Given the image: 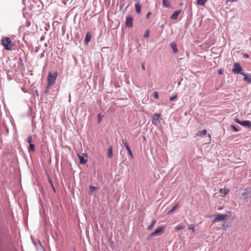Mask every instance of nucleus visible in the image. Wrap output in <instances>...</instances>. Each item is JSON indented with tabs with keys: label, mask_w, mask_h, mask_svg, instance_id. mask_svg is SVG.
Wrapping results in <instances>:
<instances>
[{
	"label": "nucleus",
	"mask_w": 251,
	"mask_h": 251,
	"mask_svg": "<svg viewBox=\"0 0 251 251\" xmlns=\"http://www.w3.org/2000/svg\"><path fill=\"white\" fill-rule=\"evenodd\" d=\"M2 44L4 49L7 50H11L13 46V43L9 38L5 37L2 39Z\"/></svg>",
	"instance_id": "f257e3e1"
},
{
	"label": "nucleus",
	"mask_w": 251,
	"mask_h": 251,
	"mask_svg": "<svg viewBox=\"0 0 251 251\" xmlns=\"http://www.w3.org/2000/svg\"><path fill=\"white\" fill-rule=\"evenodd\" d=\"M57 76V72H49L48 76V82L49 85H53L55 83Z\"/></svg>",
	"instance_id": "f03ea898"
},
{
	"label": "nucleus",
	"mask_w": 251,
	"mask_h": 251,
	"mask_svg": "<svg viewBox=\"0 0 251 251\" xmlns=\"http://www.w3.org/2000/svg\"><path fill=\"white\" fill-rule=\"evenodd\" d=\"M232 71L235 74H240L243 75V74H245L244 72H242V69L241 65L238 62H236L233 65V68L232 70Z\"/></svg>",
	"instance_id": "7ed1b4c3"
},
{
	"label": "nucleus",
	"mask_w": 251,
	"mask_h": 251,
	"mask_svg": "<svg viewBox=\"0 0 251 251\" xmlns=\"http://www.w3.org/2000/svg\"><path fill=\"white\" fill-rule=\"evenodd\" d=\"M133 18L131 16H128L126 18V20L125 22V26L126 27L131 28L133 27Z\"/></svg>",
	"instance_id": "20e7f679"
},
{
	"label": "nucleus",
	"mask_w": 251,
	"mask_h": 251,
	"mask_svg": "<svg viewBox=\"0 0 251 251\" xmlns=\"http://www.w3.org/2000/svg\"><path fill=\"white\" fill-rule=\"evenodd\" d=\"M242 197L243 199L245 200L251 197V190L249 189H244L243 193L242 194Z\"/></svg>",
	"instance_id": "39448f33"
},
{
	"label": "nucleus",
	"mask_w": 251,
	"mask_h": 251,
	"mask_svg": "<svg viewBox=\"0 0 251 251\" xmlns=\"http://www.w3.org/2000/svg\"><path fill=\"white\" fill-rule=\"evenodd\" d=\"M163 230V227L161 226L157 228L153 232H152L149 236V238H152L153 236H155L157 234L162 232Z\"/></svg>",
	"instance_id": "423d86ee"
},
{
	"label": "nucleus",
	"mask_w": 251,
	"mask_h": 251,
	"mask_svg": "<svg viewBox=\"0 0 251 251\" xmlns=\"http://www.w3.org/2000/svg\"><path fill=\"white\" fill-rule=\"evenodd\" d=\"M227 217V215L226 214H218L215 215V219L213 220V222L217 221H223Z\"/></svg>",
	"instance_id": "0eeeda50"
},
{
	"label": "nucleus",
	"mask_w": 251,
	"mask_h": 251,
	"mask_svg": "<svg viewBox=\"0 0 251 251\" xmlns=\"http://www.w3.org/2000/svg\"><path fill=\"white\" fill-rule=\"evenodd\" d=\"M135 11L137 14H140L141 13V5L140 3V1H135Z\"/></svg>",
	"instance_id": "6e6552de"
},
{
	"label": "nucleus",
	"mask_w": 251,
	"mask_h": 251,
	"mask_svg": "<svg viewBox=\"0 0 251 251\" xmlns=\"http://www.w3.org/2000/svg\"><path fill=\"white\" fill-rule=\"evenodd\" d=\"M240 125L250 128H251V122L247 120L243 121L241 122Z\"/></svg>",
	"instance_id": "1a4fd4ad"
},
{
	"label": "nucleus",
	"mask_w": 251,
	"mask_h": 251,
	"mask_svg": "<svg viewBox=\"0 0 251 251\" xmlns=\"http://www.w3.org/2000/svg\"><path fill=\"white\" fill-rule=\"evenodd\" d=\"M244 80L247 81L248 83L251 84V75H247L246 74H243Z\"/></svg>",
	"instance_id": "9d476101"
},
{
	"label": "nucleus",
	"mask_w": 251,
	"mask_h": 251,
	"mask_svg": "<svg viewBox=\"0 0 251 251\" xmlns=\"http://www.w3.org/2000/svg\"><path fill=\"white\" fill-rule=\"evenodd\" d=\"M180 12H181L180 10L174 11L173 14L171 16V18H170L171 19L173 20H176L177 19L178 16L179 14V13H180Z\"/></svg>",
	"instance_id": "9b49d317"
},
{
	"label": "nucleus",
	"mask_w": 251,
	"mask_h": 251,
	"mask_svg": "<svg viewBox=\"0 0 251 251\" xmlns=\"http://www.w3.org/2000/svg\"><path fill=\"white\" fill-rule=\"evenodd\" d=\"M91 38H92V36H91V34H90V32L87 33L86 36H85V40H84V44L85 45H87L88 43L91 40Z\"/></svg>",
	"instance_id": "f8f14e48"
},
{
	"label": "nucleus",
	"mask_w": 251,
	"mask_h": 251,
	"mask_svg": "<svg viewBox=\"0 0 251 251\" xmlns=\"http://www.w3.org/2000/svg\"><path fill=\"white\" fill-rule=\"evenodd\" d=\"M113 149L112 147L110 146L108 149V151H107V157L109 158H111L113 157Z\"/></svg>",
	"instance_id": "ddd939ff"
},
{
	"label": "nucleus",
	"mask_w": 251,
	"mask_h": 251,
	"mask_svg": "<svg viewBox=\"0 0 251 251\" xmlns=\"http://www.w3.org/2000/svg\"><path fill=\"white\" fill-rule=\"evenodd\" d=\"M171 48L173 50V52L174 53H176L178 51V49L176 46V45L174 43H173L171 44Z\"/></svg>",
	"instance_id": "4468645a"
},
{
	"label": "nucleus",
	"mask_w": 251,
	"mask_h": 251,
	"mask_svg": "<svg viewBox=\"0 0 251 251\" xmlns=\"http://www.w3.org/2000/svg\"><path fill=\"white\" fill-rule=\"evenodd\" d=\"M219 192L223 194L224 196H226L229 193V189L228 188H221L220 189Z\"/></svg>",
	"instance_id": "2eb2a0df"
},
{
	"label": "nucleus",
	"mask_w": 251,
	"mask_h": 251,
	"mask_svg": "<svg viewBox=\"0 0 251 251\" xmlns=\"http://www.w3.org/2000/svg\"><path fill=\"white\" fill-rule=\"evenodd\" d=\"M6 73L7 78L10 80H12L13 78V71L9 70L7 71Z\"/></svg>",
	"instance_id": "dca6fc26"
},
{
	"label": "nucleus",
	"mask_w": 251,
	"mask_h": 251,
	"mask_svg": "<svg viewBox=\"0 0 251 251\" xmlns=\"http://www.w3.org/2000/svg\"><path fill=\"white\" fill-rule=\"evenodd\" d=\"M206 132L207 131L205 129H203L202 130L199 131L198 132H197V135L201 136V137H203L204 135H205L206 134Z\"/></svg>",
	"instance_id": "f3484780"
},
{
	"label": "nucleus",
	"mask_w": 251,
	"mask_h": 251,
	"mask_svg": "<svg viewBox=\"0 0 251 251\" xmlns=\"http://www.w3.org/2000/svg\"><path fill=\"white\" fill-rule=\"evenodd\" d=\"M162 4L164 7L166 8H169L170 7L169 1L168 0H162Z\"/></svg>",
	"instance_id": "a211bd4d"
},
{
	"label": "nucleus",
	"mask_w": 251,
	"mask_h": 251,
	"mask_svg": "<svg viewBox=\"0 0 251 251\" xmlns=\"http://www.w3.org/2000/svg\"><path fill=\"white\" fill-rule=\"evenodd\" d=\"M78 158L79 159L80 163L82 164H84L87 162V159H85L82 156L80 155H78Z\"/></svg>",
	"instance_id": "6ab92c4d"
},
{
	"label": "nucleus",
	"mask_w": 251,
	"mask_h": 251,
	"mask_svg": "<svg viewBox=\"0 0 251 251\" xmlns=\"http://www.w3.org/2000/svg\"><path fill=\"white\" fill-rule=\"evenodd\" d=\"M35 145L33 144H29V147L28 149V151H35Z\"/></svg>",
	"instance_id": "aec40b11"
},
{
	"label": "nucleus",
	"mask_w": 251,
	"mask_h": 251,
	"mask_svg": "<svg viewBox=\"0 0 251 251\" xmlns=\"http://www.w3.org/2000/svg\"><path fill=\"white\" fill-rule=\"evenodd\" d=\"M207 0H197V3L199 5H203Z\"/></svg>",
	"instance_id": "412c9836"
},
{
	"label": "nucleus",
	"mask_w": 251,
	"mask_h": 251,
	"mask_svg": "<svg viewBox=\"0 0 251 251\" xmlns=\"http://www.w3.org/2000/svg\"><path fill=\"white\" fill-rule=\"evenodd\" d=\"M178 205V203H176L175 205H174L172 208L168 211V213H171L173 212L174 210H176V209L177 208V207Z\"/></svg>",
	"instance_id": "4be33fe9"
},
{
	"label": "nucleus",
	"mask_w": 251,
	"mask_h": 251,
	"mask_svg": "<svg viewBox=\"0 0 251 251\" xmlns=\"http://www.w3.org/2000/svg\"><path fill=\"white\" fill-rule=\"evenodd\" d=\"M156 223V221L155 220H153L151 222V225L148 226V229L149 230H151V229L154 226V224H155Z\"/></svg>",
	"instance_id": "5701e85b"
},
{
	"label": "nucleus",
	"mask_w": 251,
	"mask_h": 251,
	"mask_svg": "<svg viewBox=\"0 0 251 251\" xmlns=\"http://www.w3.org/2000/svg\"><path fill=\"white\" fill-rule=\"evenodd\" d=\"M184 228H185V226H182V225H178V226H176L175 227L176 229L177 230H181V229H184Z\"/></svg>",
	"instance_id": "b1692460"
},
{
	"label": "nucleus",
	"mask_w": 251,
	"mask_h": 251,
	"mask_svg": "<svg viewBox=\"0 0 251 251\" xmlns=\"http://www.w3.org/2000/svg\"><path fill=\"white\" fill-rule=\"evenodd\" d=\"M150 35V30L147 29L145 31V32L144 35V37L145 38H148Z\"/></svg>",
	"instance_id": "393cba45"
},
{
	"label": "nucleus",
	"mask_w": 251,
	"mask_h": 251,
	"mask_svg": "<svg viewBox=\"0 0 251 251\" xmlns=\"http://www.w3.org/2000/svg\"><path fill=\"white\" fill-rule=\"evenodd\" d=\"M122 142L126 148L127 147H128V145L126 140L122 139Z\"/></svg>",
	"instance_id": "a878e982"
},
{
	"label": "nucleus",
	"mask_w": 251,
	"mask_h": 251,
	"mask_svg": "<svg viewBox=\"0 0 251 251\" xmlns=\"http://www.w3.org/2000/svg\"><path fill=\"white\" fill-rule=\"evenodd\" d=\"M32 240H33L32 239ZM32 242H33V243L34 244L35 246H37L38 245H39V246H40L41 247V248H43V246L41 245V243H40V242L39 241H38L37 242V243H35L33 241H32Z\"/></svg>",
	"instance_id": "bb28decb"
},
{
	"label": "nucleus",
	"mask_w": 251,
	"mask_h": 251,
	"mask_svg": "<svg viewBox=\"0 0 251 251\" xmlns=\"http://www.w3.org/2000/svg\"><path fill=\"white\" fill-rule=\"evenodd\" d=\"M27 141L29 144H32V138L31 136L30 135L28 136Z\"/></svg>",
	"instance_id": "cd10ccee"
},
{
	"label": "nucleus",
	"mask_w": 251,
	"mask_h": 251,
	"mask_svg": "<svg viewBox=\"0 0 251 251\" xmlns=\"http://www.w3.org/2000/svg\"><path fill=\"white\" fill-rule=\"evenodd\" d=\"M153 97L155 100H157L158 99V93L157 92H153Z\"/></svg>",
	"instance_id": "c85d7f7f"
},
{
	"label": "nucleus",
	"mask_w": 251,
	"mask_h": 251,
	"mask_svg": "<svg viewBox=\"0 0 251 251\" xmlns=\"http://www.w3.org/2000/svg\"><path fill=\"white\" fill-rule=\"evenodd\" d=\"M189 229H191L193 231V232H195V226L193 224H191L190 226H189Z\"/></svg>",
	"instance_id": "c756f323"
},
{
	"label": "nucleus",
	"mask_w": 251,
	"mask_h": 251,
	"mask_svg": "<svg viewBox=\"0 0 251 251\" xmlns=\"http://www.w3.org/2000/svg\"><path fill=\"white\" fill-rule=\"evenodd\" d=\"M228 227V225L225 223H224L222 226V228L223 230H226Z\"/></svg>",
	"instance_id": "7c9ffc66"
},
{
	"label": "nucleus",
	"mask_w": 251,
	"mask_h": 251,
	"mask_svg": "<svg viewBox=\"0 0 251 251\" xmlns=\"http://www.w3.org/2000/svg\"><path fill=\"white\" fill-rule=\"evenodd\" d=\"M153 116L154 118H156L157 120H159V118L160 117V115L159 114H158L157 113H155L153 114Z\"/></svg>",
	"instance_id": "2f4dec72"
},
{
	"label": "nucleus",
	"mask_w": 251,
	"mask_h": 251,
	"mask_svg": "<svg viewBox=\"0 0 251 251\" xmlns=\"http://www.w3.org/2000/svg\"><path fill=\"white\" fill-rule=\"evenodd\" d=\"M102 117H103V115H101V114H99L98 115V122L99 123H100L101 122Z\"/></svg>",
	"instance_id": "473e14b6"
},
{
	"label": "nucleus",
	"mask_w": 251,
	"mask_h": 251,
	"mask_svg": "<svg viewBox=\"0 0 251 251\" xmlns=\"http://www.w3.org/2000/svg\"><path fill=\"white\" fill-rule=\"evenodd\" d=\"M52 85H49V83H47V85L46 86V90H45V93H47L48 92V91L50 89V88L51 86Z\"/></svg>",
	"instance_id": "72a5a7b5"
},
{
	"label": "nucleus",
	"mask_w": 251,
	"mask_h": 251,
	"mask_svg": "<svg viewBox=\"0 0 251 251\" xmlns=\"http://www.w3.org/2000/svg\"><path fill=\"white\" fill-rule=\"evenodd\" d=\"M231 128L233 129V130L234 131L238 132L239 131V130L237 129V128L234 125H231Z\"/></svg>",
	"instance_id": "f704fd0d"
},
{
	"label": "nucleus",
	"mask_w": 251,
	"mask_h": 251,
	"mask_svg": "<svg viewBox=\"0 0 251 251\" xmlns=\"http://www.w3.org/2000/svg\"><path fill=\"white\" fill-rule=\"evenodd\" d=\"M177 97V95H175V96H172L171 97H170V101H173Z\"/></svg>",
	"instance_id": "c9c22d12"
},
{
	"label": "nucleus",
	"mask_w": 251,
	"mask_h": 251,
	"mask_svg": "<svg viewBox=\"0 0 251 251\" xmlns=\"http://www.w3.org/2000/svg\"><path fill=\"white\" fill-rule=\"evenodd\" d=\"M19 65L20 66L23 67V61H22V59L21 57L19 58Z\"/></svg>",
	"instance_id": "e433bc0d"
},
{
	"label": "nucleus",
	"mask_w": 251,
	"mask_h": 251,
	"mask_svg": "<svg viewBox=\"0 0 251 251\" xmlns=\"http://www.w3.org/2000/svg\"><path fill=\"white\" fill-rule=\"evenodd\" d=\"M89 188H90V189L91 190V193H92L93 191H94L95 190H96L97 189V188L95 186H90L89 187Z\"/></svg>",
	"instance_id": "4c0bfd02"
},
{
	"label": "nucleus",
	"mask_w": 251,
	"mask_h": 251,
	"mask_svg": "<svg viewBox=\"0 0 251 251\" xmlns=\"http://www.w3.org/2000/svg\"><path fill=\"white\" fill-rule=\"evenodd\" d=\"M151 15V12H149L146 15V19H149L150 18V16Z\"/></svg>",
	"instance_id": "58836bf2"
},
{
	"label": "nucleus",
	"mask_w": 251,
	"mask_h": 251,
	"mask_svg": "<svg viewBox=\"0 0 251 251\" xmlns=\"http://www.w3.org/2000/svg\"><path fill=\"white\" fill-rule=\"evenodd\" d=\"M218 73L219 75H222L224 73V70L222 69H219L218 71Z\"/></svg>",
	"instance_id": "ea45409f"
},
{
	"label": "nucleus",
	"mask_w": 251,
	"mask_h": 251,
	"mask_svg": "<svg viewBox=\"0 0 251 251\" xmlns=\"http://www.w3.org/2000/svg\"><path fill=\"white\" fill-rule=\"evenodd\" d=\"M128 153L129 155H130V156L131 157V158H133V155L131 151L129 150V152H128Z\"/></svg>",
	"instance_id": "a19ab883"
},
{
	"label": "nucleus",
	"mask_w": 251,
	"mask_h": 251,
	"mask_svg": "<svg viewBox=\"0 0 251 251\" xmlns=\"http://www.w3.org/2000/svg\"><path fill=\"white\" fill-rule=\"evenodd\" d=\"M235 122H236L237 123H238V124H239L241 125V122H242V121H240L238 119L236 118V119H235Z\"/></svg>",
	"instance_id": "79ce46f5"
},
{
	"label": "nucleus",
	"mask_w": 251,
	"mask_h": 251,
	"mask_svg": "<svg viewBox=\"0 0 251 251\" xmlns=\"http://www.w3.org/2000/svg\"><path fill=\"white\" fill-rule=\"evenodd\" d=\"M50 186H51V188H52V189H53V191H54V192H55V188H54V186H53V183H51V185H50Z\"/></svg>",
	"instance_id": "37998d69"
},
{
	"label": "nucleus",
	"mask_w": 251,
	"mask_h": 251,
	"mask_svg": "<svg viewBox=\"0 0 251 251\" xmlns=\"http://www.w3.org/2000/svg\"><path fill=\"white\" fill-rule=\"evenodd\" d=\"M22 91H23V92H24L25 93H27V91H26V90L25 88H23V87L22 88Z\"/></svg>",
	"instance_id": "c03bdc74"
},
{
	"label": "nucleus",
	"mask_w": 251,
	"mask_h": 251,
	"mask_svg": "<svg viewBox=\"0 0 251 251\" xmlns=\"http://www.w3.org/2000/svg\"><path fill=\"white\" fill-rule=\"evenodd\" d=\"M142 68L143 70H145V65H144V63H143V64H142Z\"/></svg>",
	"instance_id": "a18cd8bd"
},
{
	"label": "nucleus",
	"mask_w": 251,
	"mask_h": 251,
	"mask_svg": "<svg viewBox=\"0 0 251 251\" xmlns=\"http://www.w3.org/2000/svg\"><path fill=\"white\" fill-rule=\"evenodd\" d=\"M244 56L246 57V58H248V57H249V55L248 54H247V53H244Z\"/></svg>",
	"instance_id": "49530a36"
},
{
	"label": "nucleus",
	"mask_w": 251,
	"mask_h": 251,
	"mask_svg": "<svg viewBox=\"0 0 251 251\" xmlns=\"http://www.w3.org/2000/svg\"><path fill=\"white\" fill-rule=\"evenodd\" d=\"M126 149L127 150V151H128V152H129V150H131L129 146H128V147H127V148H126Z\"/></svg>",
	"instance_id": "de8ad7c7"
},
{
	"label": "nucleus",
	"mask_w": 251,
	"mask_h": 251,
	"mask_svg": "<svg viewBox=\"0 0 251 251\" xmlns=\"http://www.w3.org/2000/svg\"><path fill=\"white\" fill-rule=\"evenodd\" d=\"M49 183H50V185H51V183H53L50 179H49Z\"/></svg>",
	"instance_id": "09e8293b"
},
{
	"label": "nucleus",
	"mask_w": 251,
	"mask_h": 251,
	"mask_svg": "<svg viewBox=\"0 0 251 251\" xmlns=\"http://www.w3.org/2000/svg\"><path fill=\"white\" fill-rule=\"evenodd\" d=\"M44 52L45 51L41 54V57H42L44 56Z\"/></svg>",
	"instance_id": "8fccbe9b"
},
{
	"label": "nucleus",
	"mask_w": 251,
	"mask_h": 251,
	"mask_svg": "<svg viewBox=\"0 0 251 251\" xmlns=\"http://www.w3.org/2000/svg\"><path fill=\"white\" fill-rule=\"evenodd\" d=\"M47 47H48V44H47V43H46V44H45V47L46 48V49H47Z\"/></svg>",
	"instance_id": "3c124183"
},
{
	"label": "nucleus",
	"mask_w": 251,
	"mask_h": 251,
	"mask_svg": "<svg viewBox=\"0 0 251 251\" xmlns=\"http://www.w3.org/2000/svg\"><path fill=\"white\" fill-rule=\"evenodd\" d=\"M222 208H223L222 207H219V208H218V209L221 210V209H222Z\"/></svg>",
	"instance_id": "603ef678"
},
{
	"label": "nucleus",
	"mask_w": 251,
	"mask_h": 251,
	"mask_svg": "<svg viewBox=\"0 0 251 251\" xmlns=\"http://www.w3.org/2000/svg\"><path fill=\"white\" fill-rule=\"evenodd\" d=\"M236 0H232V1H236Z\"/></svg>",
	"instance_id": "864d4df0"
},
{
	"label": "nucleus",
	"mask_w": 251,
	"mask_h": 251,
	"mask_svg": "<svg viewBox=\"0 0 251 251\" xmlns=\"http://www.w3.org/2000/svg\"><path fill=\"white\" fill-rule=\"evenodd\" d=\"M135 1H139V0H135Z\"/></svg>",
	"instance_id": "5fc2aeb1"
},
{
	"label": "nucleus",
	"mask_w": 251,
	"mask_h": 251,
	"mask_svg": "<svg viewBox=\"0 0 251 251\" xmlns=\"http://www.w3.org/2000/svg\"><path fill=\"white\" fill-rule=\"evenodd\" d=\"M208 136L209 138H210V137H211L210 134L208 135Z\"/></svg>",
	"instance_id": "6e6d98bb"
}]
</instances>
